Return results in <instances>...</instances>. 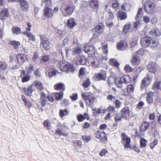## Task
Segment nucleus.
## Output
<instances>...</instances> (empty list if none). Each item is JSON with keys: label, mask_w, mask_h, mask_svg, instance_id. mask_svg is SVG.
<instances>
[{"label": "nucleus", "mask_w": 161, "mask_h": 161, "mask_svg": "<svg viewBox=\"0 0 161 161\" xmlns=\"http://www.w3.org/2000/svg\"><path fill=\"white\" fill-rule=\"evenodd\" d=\"M77 119L78 121L80 122H82L84 120L83 115L81 114H80L77 115Z\"/></svg>", "instance_id": "nucleus-62"}, {"label": "nucleus", "mask_w": 161, "mask_h": 161, "mask_svg": "<svg viewBox=\"0 0 161 161\" xmlns=\"http://www.w3.org/2000/svg\"><path fill=\"white\" fill-rule=\"evenodd\" d=\"M121 117L125 119H127L130 115V111L128 107L124 108L121 111Z\"/></svg>", "instance_id": "nucleus-14"}, {"label": "nucleus", "mask_w": 161, "mask_h": 161, "mask_svg": "<svg viewBox=\"0 0 161 161\" xmlns=\"http://www.w3.org/2000/svg\"><path fill=\"white\" fill-rule=\"evenodd\" d=\"M26 69L27 72L30 73L32 72L34 69L33 65L31 64H30L28 67H26Z\"/></svg>", "instance_id": "nucleus-44"}, {"label": "nucleus", "mask_w": 161, "mask_h": 161, "mask_svg": "<svg viewBox=\"0 0 161 161\" xmlns=\"http://www.w3.org/2000/svg\"><path fill=\"white\" fill-rule=\"evenodd\" d=\"M68 110L65 109H60L59 111V115L61 118H62L64 116L68 114Z\"/></svg>", "instance_id": "nucleus-41"}, {"label": "nucleus", "mask_w": 161, "mask_h": 161, "mask_svg": "<svg viewBox=\"0 0 161 161\" xmlns=\"http://www.w3.org/2000/svg\"><path fill=\"white\" fill-rule=\"evenodd\" d=\"M130 138H127L126 140V142H125V144H124V146L125 148L127 149L130 147Z\"/></svg>", "instance_id": "nucleus-59"}, {"label": "nucleus", "mask_w": 161, "mask_h": 161, "mask_svg": "<svg viewBox=\"0 0 161 161\" xmlns=\"http://www.w3.org/2000/svg\"><path fill=\"white\" fill-rule=\"evenodd\" d=\"M82 52L81 48L79 47H76L73 49L72 52V54L73 55L76 56L80 54Z\"/></svg>", "instance_id": "nucleus-28"}, {"label": "nucleus", "mask_w": 161, "mask_h": 161, "mask_svg": "<svg viewBox=\"0 0 161 161\" xmlns=\"http://www.w3.org/2000/svg\"><path fill=\"white\" fill-rule=\"evenodd\" d=\"M141 44L142 46L146 47L149 46L151 48H156L159 45L158 40L152 38L151 37H145L144 40L141 41Z\"/></svg>", "instance_id": "nucleus-2"}, {"label": "nucleus", "mask_w": 161, "mask_h": 161, "mask_svg": "<svg viewBox=\"0 0 161 161\" xmlns=\"http://www.w3.org/2000/svg\"><path fill=\"white\" fill-rule=\"evenodd\" d=\"M131 25L130 23H128L125 24L123 27V30L124 33L127 34L129 31V30L130 28Z\"/></svg>", "instance_id": "nucleus-39"}, {"label": "nucleus", "mask_w": 161, "mask_h": 161, "mask_svg": "<svg viewBox=\"0 0 161 161\" xmlns=\"http://www.w3.org/2000/svg\"><path fill=\"white\" fill-rule=\"evenodd\" d=\"M150 34L153 36H157L160 35L159 31L157 28H154L151 30L149 32Z\"/></svg>", "instance_id": "nucleus-25"}, {"label": "nucleus", "mask_w": 161, "mask_h": 161, "mask_svg": "<svg viewBox=\"0 0 161 161\" xmlns=\"http://www.w3.org/2000/svg\"><path fill=\"white\" fill-rule=\"evenodd\" d=\"M92 110L93 111H97L98 114H104L107 111V109L103 108L101 106L99 107L98 109L94 108L92 109Z\"/></svg>", "instance_id": "nucleus-40"}, {"label": "nucleus", "mask_w": 161, "mask_h": 161, "mask_svg": "<svg viewBox=\"0 0 161 161\" xmlns=\"http://www.w3.org/2000/svg\"><path fill=\"white\" fill-rule=\"evenodd\" d=\"M107 109L109 112H115V108L114 107L111 105H109V107L105 109Z\"/></svg>", "instance_id": "nucleus-63"}, {"label": "nucleus", "mask_w": 161, "mask_h": 161, "mask_svg": "<svg viewBox=\"0 0 161 161\" xmlns=\"http://www.w3.org/2000/svg\"><path fill=\"white\" fill-rule=\"evenodd\" d=\"M147 141L143 138H141L140 140V145L141 147L143 148L145 147L147 145Z\"/></svg>", "instance_id": "nucleus-43"}, {"label": "nucleus", "mask_w": 161, "mask_h": 161, "mask_svg": "<svg viewBox=\"0 0 161 161\" xmlns=\"http://www.w3.org/2000/svg\"><path fill=\"white\" fill-rule=\"evenodd\" d=\"M57 66L62 71L66 72L67 73L74 71L73 66L67 62L60 61L57 64Z\"/></svg>", "instance_id": "nucleus-3"}, {"label": "nucleus", "mask_w": 161, "mask_h": 161, "mask_svg": "<svg viewBox=\"0 0 161 161\" xmlns=\"http://www.w3.org/2000/svg\"><path fill=\"white\" fill-rule=\"evenodd\" d=\"M134 86L132 85H130L127 86L126 89L127 91L128 92H133L134 89Z\"/></svg>", "instance_id": "nucleus-53"}, {"label": "nucleus", "mask_w": 161, "mask_h": 161, "mask_svg": "<svg viewBox=\"0 0 161 161\" xmlns=\"http://www.w3.org/2000/svg\"><path fill=\"white\" fill-rule=\"evenodd\" d=\"M8 67V65L5 62H0V68L4 70H6Z\"/></svg>", "instance_id": "nucleus-51"}, {"label": "nucleus", "mask_w": 161, "mask_h": 161, "mask_svg": "<svg viewBox=\"0 0 161 161\" xmlns=\"http://www.w3.org/2000/svg\"><path fill=\"white\" fill-rule=\"evenodd\" d=\"M124 69L127 72L132 71L134 69L131 68L128 65H126L124 67Z\"/></svg>", "instance_id": "nucleus-60"}, {"label": "nucleus", "mask_w": 161, "mask_h": 161, "mask_svg": "<svg viewBox=\"0 0 161 161\" xmlns=\"http://www.w3.org/2000/svg\"><path fill=\"white\" fill-rule=\"evenodd\" d=\"M22 77V80L23 82H27L30 79V76L29 75H26Z\"/></svg>", "instance_id": "nucleus-54"}, {"label": "nucleus", "mask_w": 161, "mask_h": 161, "mask_svg": "<svg viewBox=\"0 0 161 161\" xmlns=\"http://www.w3.org/2000/svg\"><path fill=\"white\" fill-rule=\"evenodd\" d=\"M117 15L118 18L121 20L125 19L127 18L126 13L121 10L118 11Z\"/></svg>", "instance_id": "nucleus-21"}, {"label": "nucleus", "mask_w": 161, "mask_h": 161, "mask_svg": "<svg viewBox=\"0 0 161 161\" xmlns=\"http://www.w3.org/2000/svg\"><path fill=\"white\" fill-rule=\"evenodd\" d=\"M130 80V76L128 75H125L117 79L109 76L108 78V82L109 85H112L114 82L116 85L118 87L121 88L122 86V83L129 82Z\"/></svg>", "instance_id": "nucleus-1"}, {"label": "nucleus", "mask_w": 161, "mask_h": 161, "mask_svg": "<svg viewBox=\"0 0 161 161\" xmlns=\"http://www.w3.org/2000/svg\"><path fill=\"white\" fill-rule=\"evenodd\" d=\"M46 95L43 92H42L40 95V102L42 106H44L47 102Z\"/></svg>", "instance_id": "nucleus-19"}, {"label": "nucleus", "mask_w": 161, "mask_h": 161, "mask_svg": "<svg viewBox=\"0 0 161 161\" xmlns=\"http://www.w3.org/2000/svg\"><path fill=\"white\" fill-rule=\"evenodd\" d=\"M46 75L50 78L55 75L56 74L55 70L53 69H49L46 73Z\"/></svg>", "instance_id": "nucleus-31"}, {"label": "nucleus", "mask_w": 161, "mask_h": 161, "mask_svg": "<svg viewBox=\"0 0 161 161\" xmlns=\"http://www.w3.org/2000/svg\"><path fill=\"white\" fill-rule=\"evenodd\" d=\"M147 76L142 80L141 85V89L142 90H143L145 87L148 85L152 80V77L149 74H147Z\"/></svg>", "instance_id": "nucleus-10"}, {"label": "nucleus", "mask_w": 161, "mask_h": 161, "mask_svg": "<svg viewBox=\"0 0 161 161\" xmlns=\"http://www.w3.org/2000/svg\"><path fill=\"white\" fill-rule=\"evenodd\" d=\"M153 92H149L147 93L146 97V101L147 103L150 104L153 102Z\"/></svg>", "instance_id": "nucleus-22"}, {"label": "nucleus", "mask_w": 161, "mask_h": 161, "mask_svg": "<svg viewBox=\"0 0 161 161\" xmlns=\"http://www.w3.org/2000/svg\"><path fill=\"white\" fill-rule=\"evenodd\" d=\"M88 61L89 64L95 67H99V64H101V62H99V58L94 56H91L88 58Z\"/></svg>", "instance_id": "nucleus-7"}, {"label": "nucleus", "mask_w": 161, "mask_h": 161, "mask_svg": "<svg viewBox=\"0 0 161 161\" xmlns=\"http://www.w3.org/2000/svg\"><path fill=\"white\" fill-rule=\"evenodd\" d=\"M40 47L42 50H48L50 48L49 42L46 36L44 35H40Z\"/></svg>", "instance_id": "nucleus-5"}, {"label": "nucleus", "mask_w": 161, "mask_h": 161, "mask_svg": "<svg viewBox=\"0 0 161 161\" xmlns=\"http://www.w3.org/2000/svg\"><path fill=\"white\" fill-rule=\"evenodd\" d=\"M114 117L116 122H118L121 120V114L119 113H117L114 114Z\"/></svg>", "instance_id": "nucleus-42"}, {"label": "nucleus", "mask_w": 161, "mask_h": 161, "mask_svg": "<svg viewBox=\"0 0 161 161\" xmlns=\"http://www.w3.org/2000/svg\"><path fill=\"white\" fill-rule=\"evenodd\" d=\"M102 45L103 46V53L105 54L107 53L108 51V48L107 42H104L102 43Z\"/></svg>", "instance_id": "nucleus-50"}, {"label": "nucleus", "mask_w": 161, "mask_h": 161, "mask_svg": "<svg viewBox=\"0 0 161 161\" xmlns=\"http://www.w3.org/2000/svg\"><path fill=\"white\" fill-rule=\"evenodd\" d=\"M32 85L29 86L28 88H24L23 89V91L25 92V94L26 95L31 96L32 91Z\"/></svg>", "instance_id": "nucleus-32"}, {"label": "nucleus", "mask_w": 161, "mask_h": 161, "mask_svg": "<svg viewBox=\"0 0 161 161\" xmlns=\"http://www.w3.org/2000/svg\"><path fill=\"white\" fill-rule=\"evenodd\" d=\"M108 14V21H111L114 19V17L113 12L109 9L107 11Z\"/></svg>", "instance_id": "nucleus-47"}, {"label": "nucleus", "mask_w": 161, "mask_h": 161, "mask_svg": "<svg viewBox=\"0 0 161 161\" xmlns=\"http://www.w3.org/2000/svg\"><path fill=\"white\" fill-rule=\"evenodd\" d=\"M9 2H19L20 3L21 8L24 12L27 11L29 7L28 2L25 0H8Z\"/></svg>", "instance_id": "nucleus-9"}, {"label": "nucleus", "mask_w": 161, "mask_h": 161, "mask_svg": "<svg viewBox=\"0 0 161 161\" xmlns=\"http://www.w3.org/2000/svg\"><path fill=\"white\" fill-rule=\"evenodd\" d=\"M73 60L77 65H85L86 62V60L84 56L75 57L73 58Z\"/></svg>", "instance_id": "nucleus-13"}, {"label": "nucleus", "mask_w": 161, "mask_h": 161, "mask_svg": "<svg viewBox=\"0 0 161 161\" xmlns=\"http://www.w3.org/2000/svg\"><path fill=\"white\" fill-rule=\"evenodd\" d=\"M121 142L122 143H123V144H124L125 143V142H126V140L127 138H130L127 137L126 136L124 133L121 134Z\"/></svg>", "instance_id": "nucleus-57"}, {"label": "nucleus", "mask_w": 161, "mask_h": 161, "mask_svg": "<svg viewBox=\"0 0 161 161\" xmlns=\"http://www.w3.org/2000/svg\"><path fill=\"white\" fill-rule=\"evenodd\" d=\"M33 85L37 86L39 90H42L43 88L42 84L40 81L37 80L35 81L33 83Z\"/></svg>", "instance_id": "nucleus-36"}, {"label": "nucleus", "mask_w": 161, "mask_h": 161, "mask_svg": "<svg viewBox=\"0 0 161 161\" xmlns=\"http://www.w3.org/2000/svg\"><path fill=\"white\" fill-rule=\"evenodd\" d=\"M100 138L101 139V140L102 142H104L107 141V137L104 132H101V135Z\"/></svg>", "instance_id": "nucleus-52"}, {"label": "nucleus", "mask_w": 161, "mask_h": 161, "mask_svg": "<svg viewBox=\"0 0 161 161\" xmlns=\"http://www.w3.org/2000/svg\"><path fill=\"white\" fill-rule=\"evenodd\" d=\"M109 62L111 65H113L117 67L119 65V63L117 61L114 59H110Z\"/></svg>", "instance_id": "nucleus-45"}, {"label": "nucleus", "mask_w": 161, "mask_h": 161, "mask_svg": "<svg viewBox=\"0 0 161 161\" xmlns=\"http://www.w3.org/2000/svg\"><path fill=\"white\" fill-rule=\"evenodd\" d=\"M91 82L89 79L88 78H86L83 81L82 86L84 88H86L89 86Z\"/></svg>", "instance_id": "nucleus-37"}, {"label": "nucleus", "mask_w": 161, "mask_h": 161, "mask_svg": "<svg viewBox=\"0 0 161 161\" xmlns=\"http://www.w3.org/2000/svg\"><path fill=\"white\" fill-rule=\"evenodd\" d=\"M147 68L149 72L154 73L157 70L158 65L156 63L152 62L149 63Z\"/></svg>", "instance_id": "nucleus-12"}, {"label": "nucleus", "mask_w": 161, "mask_h": 161, "mask_svg": "<svg viewBox=\"0 0 161 161\" xmlns=\"http://www.w3.org/2000/svg\"><path fill=\"white\" fill-rule=\"evenodd\" d=\"M90 5L93 8H97L98 6V2L97 0H89Z\"/></svg>", "instance_id": "nucleus-30"}, {"label": "nucleus", "mask_w": 161, "mask_h": 161, "mask_svg": "<svg viewBox=\"0 0 161 161\" xmlns=\"http://www.w3.org/2000/svg\"><path fill=\"white\" fill-rule=\"evenodd\" d=\"M96 32L98 34H100L103 33V28L102 26L100 25H96L94 29Z\"/></svg>", "instance_id": "nucleus-38"}, {"label": "nucleus", "mask_w": 161, "mask_h": 161, "mask_svg": "<svg viewBox=\"0 0 161 161\" xmlns=\"http://www.w3.org/2000/svg\"><path fill=\"white\" fill-rule=\"evenodd\" d=\"M75 9V6L73 4H70L63 5L61 9L63 15L66 16L70 15Z\"/></svg>", "instance_id": "nucleus-4"}, {"label": "nucleus", "mask_w": 161, "mask_h": 161, "mask_svg": "<svg viewBox=\"0 0 161 161\" xmlns=\"http://www.w3.org/2000/svg\"><path fill=\"white\" fill-rule=\"evenodd\" d=\"M144 6H148V8H150V10H147V13L152 14L154 11V4L150 1H148L145 3Z\"/></svg>", "instance_id": "nucleus-16"}, {"label": "nucleus", "mask_w": 161, "mask_h": 161, "mask_svg": "<svg viewBox=\"0 0 161 161\" xmlns=\"http://www.w3.org/2000/svg\"><path fill=\"white\" fill-rule=\"evenodd\" d=\"M13 34L19 35L21 33V30L20 28L17 26H14L11 29Z\"/></svg>", "instance_id": "nucleus-33"}, {"label": "nucleus", "mask_w": 161, "mask_h": 161, "mask_svg": "<svg viewBox=\"0 0 161 161\" xmlns=\"http://www.w3.org/2000/svg\"><path fill=\"white\" fill-rule=\"evenodd\" d=\"M85 52L89 54L93 55L96 53L97 51L94 46L89 45V43H86L84 46Z\"/></svg>", "instance_id": "nucleus-8"}, {"label": "nucleus", "mask_w": 161, "mask_h": 161, "mask_svg": "<svg viewBox=\"0 0 161 161\" xmlns=\"http://www.w3.org/2000/svg\"><path fill=\"white\" fill-rule=\"evenodd\" d=\"M144 104V103L143 102H140L137 105L136 107L139 109H141Z\"/></svg>", "instance_id": "nucleus-64"}, {"label": "nucleus", "mask_w": 161, "mask_h": 161, "mask_svg": "<svg viewBox=\"0 0 161 161\" xmlns=\"http://www.w3.org/2000/svg\"><path fill=\"white\" fill-rule=\"evenodd\" d=\"M140 63V60L137 56H134L131 60L132 64L134 65H137Z\"/></svg>", "instance_id": "nucleus-34"}, {"label": "nucleus", "mask_w": 161, "mask_h": 161, "mask_svg": "<svg viewBox=\"0 0 161 161\" xmlns=\"http://www.w3.org/2000/svg\"><path fill=\"white\" fill-rule=\"evenodd\" d=\"M67 25L68 27L72 28L75 25L76 23L74 19H71L68 20Z\"/></svg>", "instance_id": "nucleus-35"}, {"label": "nucleus", "mask_w": 161, "mask_h": 161, "mask_svg": "<svg viewBox=\"0 0 161 161\" xmlns=\"http://www.w3.org/2000/svg\"><path fill=\"white\" fill-rule=\"evenodd\" d=\"M117 48L119 50H124L127 47V44L124 41H120L117 45Z\"/></svg>", "instance_id": "nucleus-17"}, {"label": "nucleus", "mask_w": 161, "mask_h": 161, "mask_svg": "<svg viewBox=\"0 0 161 161\" xmlns=\"http://www.w3.org/2000/svg\"><path fill=\"white\" fill-rule=\"evenodd\" d=\"M17 58L18 63L19 64L21 65L24 63L26 58L24 54H19L17 55Z\"/></svg>", "instance_id": "nucleus-18"}, {"label": "nucleus", "mask_w": 161, "mask_h": 161, "mask_svg": "<svg viewBox=\"0 0 161 161\" xmlns=\"http://www.w3.org/2000/svg\"><path fill=\"white\" fill-rule=\"evenodd\" d=\"M130 5L128 3H125L121 6L122 9L125 11H128L130 9Z\"/></svg>", "instance_id": "nucleus-48"}, {"label": "nucleus", "mask_w": 161, "mask_h": 161, "mask_svg": "<svg viewBox=\"0 0 161 161\" xmlns=\"http://www.w3.org/2000/svg\"><path fill=\"white\" fill-rule=\"evenodd\" d=\"M10 44L16 48L20 45V42L19 41H12L11 42Z\"/></svg>", "instance_id": "nucleus-55"}, {"label": "nucleus", "mask_w": 161, "mask_h": 161, "mask_svg": "<svg viewBox=\"0 0 161 161\" xmlns=\"http://www.w3.org/2000/svg\"><path fill=\"white\" fill-rule=\"evenodd\" d=\"M112 7L115 10L118 9L119 8V4L118 1H114L112 3Z\"/></svg>", "instance_id": "nucleus-46"}, {"label": "nucleus", "mask_w": 161, "mask_h": 161, "mask_svg": "<svg viewBox=\"0 0 161 161\" xmlns=\"http://www.w3.org/2000/svg\"><path fill=\"white\" fill-rule=\"evenodd\" d=\"M142 8H140L137 12V14L135 17V19L138 20L139 18H140L142 16Z\"/></svg>", "instance_id": "nucleus-49"}, {"label": "nucleus", "mask_w": 161, "mask_h": 161, "mask_svg": "<svg viewBox=\"0 0 161 161\" xmlns=\"http://www.w3.org/2000/svg\"><path fill=\"white\" fill-rule=\"evenodd\" d=\"M107 100H110L112 102H113L116 99L115 97L113 96L112 95H109L107 97Z\"/></svg>", "instance_id": "nucleus-61"}, {"label": "nucleus", "mask_w": 161, "mask_h": 161, "mask_svg": "<svg viewBox=\"0 0 161 161\" xmlns=\"http://www.w3.org/2000/svg\"><path fill=\"white\" fill-rule=\"evenodd\" d=\"M158 141L157 140H154L152 142H151L150 145V148L152 149L155 146L158 144Z\"/></svg>", "instance_id": "nucleus-58"}, {"label": "nucleus", "mask_w": 161, "mask_h": 161, "mask_svg": "<svg viewBox=\"0 0 161 161\" xmlns=\"http://www.w3.org/2000/svg\"><path fill=\"white\" fill-rule=\"evenodd\" d=\"M24 35L27 36L30 40L34 42L36 41V37L32 33L25 31L23 33Z\"/></svg>", "instance_id": "nucleus-26"}, {"label": "nucleus", "mask_w": 161, "mask_h": 161, "mask_svg": "<svg viewBox=\"0 0 161 161\" xmlns=\"http://www.w3.org/2000/svg\"><path fill=\"white\" fill-rule=\"evenodd\" d=\"M85 75V71H84V68H81L79 72V77L81 79H82V76L84 75Z\"/></svg>", "instance_id": "nucleus-56"}, {"label": "nucleus", "mask_w": 161, "mask_h": 161, "mask_svg": "<svg viewBox=\"0 0 161 161\" xmlns=\"http://www.w3.org/2000/svg\"><path fill=\"white\" fill-rule=\"evenodd\" d=\"M44 15L48 18H51L53 15V12L52 9L45 6L43 11Z\"/></svg>", "instance_id": "nucleus-15"}, {"label": "nucleus", "mask_w": 161, "mask_h": 161, "mask_svg": "<svg viewBox=\"0 0 161 161\" xmlns=\"http://www.w3.org/2000/svg\"><path fill=\"white\" fill-rule=\"evenodd\" d=\"M49 57L48 55H45L43 56L41 60V63L43 65H46L49 64Z\"/></svg>", "instance_id": "nucleus-23"}, {"label": "nucleus", "mask_w": 161, "mask_h": 161, "mask_svg": "<svg viewBox=\"0 0 161 161\" xmlns=\"http://www.w3.org/2000/svg\"><path fill=\"white\" fill-rule=\"evenodd\" d=\"M8 14L9 12L7 9L3 10L0 13V19L2 20L6 19L8 18Z\"/></svg>", "instance_id": "nucleus-20"}, {"label": "nucleus", "mask_w": 161, "mask_h": 161, "mask_svg": "<svg viewBox=\"0 0 161 161\" xmlns=\"http://www.w3.org/2000/svg\"><path fill=\"white\" fill-rule=\"evenodd\" d=\"M81 96L86 101L87 105L90 106L93 104L95 99L92 97V93L85 92L82 93Z\"/></svg>", "instance_id": "nucleus-6"}, {"label": "nucleus", "mask_w": 161, "mask_h": 161, "mask_svg": "<svg viewBox=\"0 0 161 161\" xmlns=\"http://www.w3.org/2000/svg\"><path fill=\"white\" fill-rule=\"evenodd\" d=\"M94 76L97 80H105L106 78V72L103 70H101L97 74H95Z\"/></svg>", "instance_id": "nucleus-11"}, {"label": "nucleus", "mask_w": 161, "mask_h": 161, "mask_svg": "<svg viewBox=\"0 0 161 161\" xmlns=\"http://www.w3.org/2000/svg\"><path fill=\"white\" fill-rule=\"evenodd\" d=\"M63 92H55L52 94V96L55 97L56 99L58 100H61L63 97Z\"/></svg>", "instance_id": "nucleus-29"}, {"label": "nucleus", "mask_w": 161, "mask_h": 161, "mask_svg": "<svg viewBox=\"0 0 161 161\" xmlns=\"http://www.w3.org/2000/svg\"><path fill=\"white\" fill-rule=\"evenodd\" d=\"M54 88L56 90H61L64 91L65 90L64 85L61 83H58L54 86Z\"/></svg>", "instance_id": "nucleus-27"}, {"label": "nucleus", "mask_w": 161, "mask_h": 161, "mask_svg": "<svg viewBox=\"0 0 161 161\" xmlns=\"http://www.w3.org/2000/svg\"><path fill=\"white\" fill-rule=\"evenodd\" d=\"M149 127V123L147 122L144 121L142 122L140 126V130L142 131H145L148 129Z\"/></svg>", "instance_id": "nucleus-24"}]
</instances>
